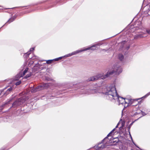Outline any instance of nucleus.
I'll list each match as a JSON object with an SVG mask.
<instances>
[{
  "label": "nucleus",
  "mask_w": 150,
  "mask_h": 150,
  "mask_svg": "<svg viewBox=\"0 0 150 150\" xmlns=\"http://www.w3.org/2000/svg\"><path fill=\"white\" fill-rule=\"evenodd\" d=\"M122 68L118 63L112 66L111 69L109 70L105 75L103 73H99L95 76L88 78L86 81H93L98 79H103L114 74L116 75H119L122 72Z\"/></svg>",
  "instance_id": "nucleus-1"
},
{
  "label": "nucleus",
  "mask_w": 150,
  "mask_h": 150,
  "mask_svg": "<svg viewBox=\"0 0 150 150\" xmlns=\"http://www.w3.org/2000/svg\"><path fill=\"white\" fill-rule=\"evenodd\" d=\"M103 93L105 95L106 98L111 101H114L115 98H117V93L115 86L114 84L110 85L105 89V92Z\"/></svg>",
  "instance_id": "nucleus-2"
},
{
  "label": "nucleus",
  "mask_w": 150,
  "mask_h": 150,
  "mask_svg": "<svg viewBox=\"0 0 150 150\" xmlns=\"http://www.w3.org/2000/svg\"><path fill=\"white\" fill-rule=\"evenodd\" d=\"M143 97H142L141 98L134 99H131L129 100V102L128 103L126 102L125 100V101H121L120 104H122V105H123V104H124V102H125V104H126V105H124V107L125 108H127L128 106L134 103H136L134 105H132V106L136 105L138 104H141V101H140V102H138V100L141 99Z\"/></svg>",
  "instance_id": "nucleus-3"
},
{
  "label": "nucleus",
  "mask_w": 150,
  "mask_h": 150,
  "mask_svg": "<svg viewBox=\"0 0 150 150\" xmlns=\"http://www.w3.org/2000/svg\"><path fill=\"white\" fill-rule=\"evenodd\" d=\"M50 84L48 83H43L42 85L37 86L35 88L33 89L32 90V92L34 93L38 91H39L44 88H48Z\"/></svg>",
  "instance_id": "nucleus-4"
},
{
  "label": "nucleus",
  "mask_w": 150,
  "mask_h": 150,
  "mask_svg": "<svg viewBox=\"0 0 150 150\" xmlns=\"http://www.w3.org/2000/svg\"><path fill=\"white\" fill-rule=\"evenodd\" d=\"M97 45H93L92 46L88 47L86 48H85L83 49H81V50H77L76 51H74L71 53V54L73 55H76L77 54L79 53L80 52H82L84 51H85L87 50H96L95 48H92L93 47H96L97 46Z\"/></svg>",
  "instance_id": "nucleus-5"
},
{
  "label": "nucleus",
  "mask_w": 150,
  "mask_h": 150,
  "mask_svg": "<svg viewBox=\"0 0 150 150\" xmlns=\"http://www.w3.org/2000/svg\"><path fill=\"white\" fill-rule=\"evenodd\" d=\"M24 101V100L21 98L18 99L12 104V107L14 108L17 107L22 104Z\"/></svg>",
  "instance_id": "nucleus-6"
},
{
  "label": "nucleus",
  "mask_w": 150,
  "mask_h": 150,
  "mask_svg": "<svg viewBox=\"0 0 150 150\" xmlns=\"http://www.w3.org/2000/svg\"><path fill=\"white\" fill-rule=\"evenodd\" d=\"M112 132L111 131L107 135V136L103 140H102L101 141V143L100 144H99L98 146H97V148L98 149H103L105 147V145L103 144H102L100 146V144H101L104 141L105 139L107 138L108 137H109L110 136L111 134H112Z\"/></svg>",
  "instance_id": "nucleus-7"
},
{
  "label": "nucleus",
  "mask_w": 150,
  "mask_h": 150,
  "mask_svg": "<svg viewBox=\"0 0 150 150\" xmlns=\"http://www.w3.org/2000/svg\"><path fill=\"white\" fill-rule=\"evenodd\" d=\"M42 65H40L38 64H36L33 67V69L35 71H37L42 70L43 69L42 67L41 68Z\"/></svg>",
  "instance_id": "nucleus-8"
},
{
  "label": "nucleus",
  "mask_w": 150,
  "mask_h": 150,
  "mask_svg": "<svg viewBox=\"0 0 150 150\" xmlns=\"http://www.w3.org/2000/svg\"><path fill=\"white\" fill-rule=\"evenodd\" d=\"M117 98H115V100H115H117L119 105L120 104V103L121 101H125V98H123L122 97L120 96L118 94H117Z\"/></svg>",
  "instance_id": "nucleus-9"
},
{
  "label": "nucleus",
  "mask_w": 150,
  "mask_h": 150,
  "mask_svg": "<svg viewBox=\"0 0 150 150\" xmlns=\"http://www.w3.org/2000/svg\"><path fill=\"white\" fill-rule=\"evenodd\" d=\"M13 97H12L9 99L8 100H6L5 103H3L2 105L1 106V108H2L5 105L10 103L13 100Z\"/></svg>",
  "instance_id": "nucleus-10"
},
{
  "label": "nucleus",
  "mask_w": 150,
  "mask_h": 150,
  "mask_svg": "<svg viewBox=\"0 0 150 150\" xmlns=\"http://www.w3.org/2000/svg\"><path fill=\"white\" fill-rule=\"evenodd\" d=\"M84 91V90H82V94H89L90 93H93L94 92H95V90H91L90 89H88V90H87V92L85 91V92H83V91Z\"/></svg>",
  "instance_id": "nucleus-11"
},
{
  "label": "nucleus",
  "mask_w": 150,
  "mask_h": 150,
  "mask_svg": "<svg viewBox=\"0 0 150 150\" xmlns=\"http://www.w3.org/2000/svg\"><path fill=\"white\" fill-rule=\"evenodd\" d=\"M146 36V34L145 33H141L139 34H137L135 37H134L135 38H141L142 37H145Z\"/></svg>",
  "instance_id": "nucleus-12"
},
{
  "label": "nucleus",
  "mask_w": 150,
  "mask_h": 150,
  "mask_svg": "<svg viewBox=\"0 0 150 150\" xmlns=\"http://www.w3.org/2000/svg\"><path fill=\"white\" fill-rule=\"evenodd\" d=\"M22 77L23 76L21 74V73H20L19 72V73L16 76H15L14 78V80H18L20 79V78Z\"/></svg>",
  "instance_id": "nucleus-13"
},
{
  "label": "nucleus",
  "mask_w": 150,
  "mask_h": 150,
  "mask_svg": "<svg viewBox=\"0 0 150 150\" xmlns=\"http://www.w3.org/2000/svg\"><path fill=\"white\" fill-rule=\"evenodd\" d=\"M5 89H4V90L0 91V94H3V95H7L10 93V92H9L7 90L5 92L4 91V90Z\"/></svg>",
  "instance_id": "nucleus-14"
},
{
  "label": "nucleus",
  "mask_w": 150,
  "mask_h": 150,
  "mask_svg": "<svg viewBox=\"0 0 150 150\" xmlns=\"http://www.w3.org/2000/svg\"><path fill=\"white\" fill-rule=\"evenodd\" d=\"M118 59L120 61H123L124 59V56L123 55L121 54H119L118 55Z\"/></svg>",
  "instance_id": "nucleus-15"
},
{
  "label": "nucleus",
  "mask_w": 150,
  "mask_h": 150,
  "mask_svg": "<svg viewBox=\"0 0 150 150\" xmlns=\"http://www.w3.org/2000/svg\"><path fill=\"white\" fill-rule=\"evenodd\" d=\"M16 17L13 16V17L10 18L7 21V23H9L11 22H12L13 21H14L16 18Z\"/></svg>",
  "instance_id": "nucleus-16"
},
{
  "label": "nucleus",
  "mask_w": 150,
  "mask_h": 150,
  "mask_svg": "<svg viewBox=\"0 0 150 150\" xmlns=\"http://www.w3.org/2000/svg\"><path fill=\"white\" fill-rule=\"evenodd\" d=\"M28 70V68H26L25 69L24 71L23 72H22V71H21L20 73H21V74L22 75V76H24L25 74L27 72V71Z\"/></svg>",
  "instance_id": "nucleus-17"
},
{
  "label": "nucleus",
  "mask_w": 150,
  "mask_h": 150,
  "mask_svg": "<svg viewBox=\"0 0 150 150\" xmlns=\"http://www.w3.org/2000/svg\"><path fill=\"white\" fill-rule=\"evenodd\" d=\"M28 70V68H26L25 69L24 71L23 72H22V71H21L20 73H21V74L22 75V76H24L25 74L27 72V71Z\"/></svg>",
  "instance_id": "nucleus-18"
},
{
  "label": "nucleus",
  "mask_w": 150,
  "mask_h": 150,
  "mask_svg": "<svg viewBox=\"0 0 150 150\" xmlns=\"http://www.w3.org/2000/svg\"><path fill=\"white\" fill-rule=\"evenodd\" d=\"M134 122H132L130 124V125H129V126L127 127L128 128V131H129V134H130V135L131 136V138H132V137H131V134H130L129 130H130V129L131 128V126L133 125V124L134 123Z\"/></svg>",
  "instance_id": "nucleus-19"
},
{
  "label": "nucleus",
  "mask_w": 150,
  "mask_h": 150,
  "mask_svg": "<svg viewBox=\"0 0 150 150\" xmlns=\"http://www.w3.org/2000/svg\"><path fill=\"white\" fill-rule=\"evenodd\" d=\"M31 54V53L29 52H28L27 53L25 54L24 57L25 58H27Z\"/></svg>",
  "instance_id": "nucleus-20"
},
{
  "label": "nucleus",
  "mask_w": 150,
  "mask_h": 150,
  "mask_svg": "<svg viewBox=\"0 0 150 150\" xmlns=\"http://www.w3.org/2000/svg\"><path fill=\"white\" fill-rule=\"evenodd\" d=\"M59 57L57 58H56L55 59H54V61H58L59 60H60V59H61L62 58V57Z\"/></svg>",
  "instance_id": "nucleus-21"
},
{
  "label": "nucleus",
  "mask_w": 150,
  "mask_h": 150,
  "mask_svg": "<svg viewBox=\"0 0 150 150\" xmlns=\"http://www.w3.org/2000/svg\"><path fill=\"white\" fill-rule=\"evenodd\" d=\"M54 61V59L48 60L47 61L46 63L47 64H49L52 63V62Z\"/></svg>",
  "instance_id": "nucleus-22"
},
{
  "label": "nucleus",
  "mask_w": 150,
  "mask_h": 150,
  "mask_svg": "<svg viewBox=\"0 0 150 150\" xmlns=\"http://www.w3.org/2000/svg\"><path fill=\"white\" fill-rule=\"evenodd\" d=\"M31 76V74L30 73H29L27 74L25 76L24 78L25 79H27L30 76Z\"/></svg>",
  "instance_id": "nucleus-23"
},
{
  "label": "nucleus",
  "mask_w": 150,
  "mask_h": 150,
  "mask_svg": "<svg viewBox=\"0 0 150 150\" xmlns=\"http://www.w3.org/2000/svg\"><path fill=\"white\" fill-rule=\"evenodd\" d=\"M21 83V80H19L17 82H16L15 83V85H16V86H18V85H20Z\"/></svg>",
  "instance_id": "nucleus-24"
},
{
  "label": "nucleus",
  "mask_w": 150,
  "mask_h": 150,
  "mask_svg": "<svg viewBox=\"0 0 150 150\" xmlns=\"http://www.w3.org/2000/svg\"><path fill=\"white\" fill-rule=\"evenodd\" d=\"M13 90V87H10L9 88H8L7 90L10 93Z\"/></svg>",
  "instance_id": "nucleus-25"
},
{
  "label": "nucleus",
  "mask_w": 150,
  "mask_h": 150,
  "mask_svg": "<svg viewBox=\"0 0 150 150\" xmlns=\"http://www.w3.org/2000/svg\"><path fill=\"white\" fill-rule=\"evenodd\" d=\"M38 57L36 56H33L32 57H30L29 58L30 59H38Z\"/></svg>",
  "instance_id": "nucleus-26"
},
{
  "label": "nucleus",
  "mask_w": 150,
  "mask_h": 150,
  "mask_svg": "<svg viewBox=\"0 0 150 150\" xmlns=\"http://www.w3.org/2000/svg\"><path fill=\"white\" fill-rule=\"evenodd\" d=\"M72 55L71 54V53L68 54H67L64 57H70Z\"/></svg>",
  "instance_id": "nucleus-27"
},
{
  "label": "nucleus",
  "mask_w": 150,
  "mask_h": 150,
  "mask_svg": "<svg viewBox=\"0 0 150 150\" xmlns=\"http://www.w3.org/2000/svg\"><path fill=\"white\" fill-rule=\"evenodd\" d=\"M34 47H32V48H30V52L33 51L34 50Z\"/></svg>",
  "instance_id": "nucleus-28"
},
{
  "label": "nucleus",
  "mask_w": 150,
  "mask_h": 150,
  "mask_svg": "<svg viewBox=\"0 0 150 150\" xmlns=\"http://www.w3.org/2000/svg\"><path fill=\"white\" fill-rule=\"evenodd\" d=\"M146 32L150 34V30H146Z\"/></svg>",
  "instance_id": "nucleus-29"
},
{
  "label": "nucleus",
  "mask_w": 150,
  "mask_h": 150,
  "mask_svg": "<svg viewBox=\"0 0 150 150\" xmlns=\"http://www.w3.org/2000/svg\"><path fill=\"white\" fill-rule=\"evenodd\" d=\"M142 114L143 116H145V115H146V113L145 112H144L142 111Z\"/></svg>",
  "instance_id": "nucleus-30"
},
{
  "label": "nucleus",
  "mask_w": 150,
  "mask_h": 150,
  "mask_svg": "<svg viewBox=\"0 0 150 150\" xmlns=\"http://www.w3.org/2000/svg\"><path fill=\"white\" fill-rule=\"evenodd\" d=\"M115 128H114V129H113L111 131V132H112H112H114V131L115 130Z\"/></svg>",
  "instance_id": "nucleus-31"
},
{
  "label": "nucleus",
  "mask_w": 150,
  "mask_h": 150,
  "mask_svg": "<svg viewBox=\"0 0 150 150\" xmlns=\"http://www.w3.org/2000/svg\"><path fill=\"white\" fill-rule=\"evenodd\" d=\"M118 124H119L118 123V124H117V125L115 127V129H116L117 128V127H118Z\"/></svg>",
  "instance_id": "nucleus-32"
},
{
  "label": "nucleus",
  "mask_w": 150,
  "mask_h": 150,
  "mask_svg": "<svg viewBox=\"0 0 150 150\" xmlns=\"http://www.w3.org/2000/svg\"><path fill=\"white\" fill-rule=\"evenodd\" d=\"M147 94H148V95H149L150 94V92H149V93H148Z\"/></svg>",
  "instance_id": "nucleus-33"
},
{
  "label": "nucleus",
  "mask_w": 150,
  "mask_h": 150,
  "mask_svg": "<svg viewBox=\"0 0 150 150\" xmlns=\"http://www.w3.org/2000/svg\"><path fill=\"white\" fill-rule=\"evenodd\" d=\"M102 50L103 51H106V50L105 49H103Z\"/></svg>",
  "instance_id": "nucleus-34"
},
{
  "label": "nucleus",
  "mask_w": 150,
  "mask_h": 150,
  "mask_svg": "<svg viewBox=\"0 0 150 150\" xmlns=\"http://www.w3.org/2000/svg\"><path fill=\"white\" fill-rule=\"evenodd\" d=\"M33 62H33H33H32V63H31V64H33Z\"/></svg>",
  "instance_id": "nucleus-35"
},
{
  "label": "nucleus",
  "mask_w": 150,
  "mask_h": 150,
  "mask_svg": "<svg viewBox=\"0 0 150 150\" xmlns=\"http://www.w3.org/2000/svg\"><path fill=\"white\" fill-rule=\"evenodd\" d=\"M46 79L47 80L49 81V80H48V79Z\"/></svg>",
  "instance_id": "nucleus-36"
},
{
  "label": "nucleus",
  "mask_w": 150,
  "mask_h": 150,
  "mask_svg": "<svg viewBox=\"0 0 150 150\" xmlns=\"http://www.w3.org/2000/svg\"><path fill=\"white\" fill-rule=\"evenodd\" d=\"M117 142H118V141L116 142V143H117Z\"/></svg>",
  "instance_id": "nucleus-37"
}]
</instances>
